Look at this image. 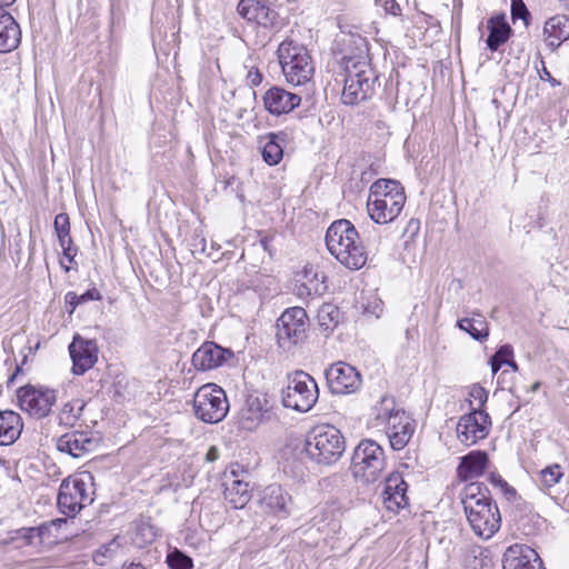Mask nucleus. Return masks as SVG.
Instances as JSON below:
<instances>
[{
	"mask_svg": "<svg viewBox=\"0 0 569 569\" xmlns=\"http://www.w3.org/2000/svg\"><path fill=\"white\" fill-rule=\"evenodd\" d=\"M461 503L467 520L477 536L489 539L499 530L501 516L489 489L483 483H468L461 492Z\"/></svg>",
	"mask_w": 569,
	"mask_h": 569,
	"instance_id": "nucleus-1",
	"label": "nucleus"
},
{
	"mask_svg": "<svg viewBox=\"0 0 569 569\" xmlns=\"http://www.w3.org/2000/svg\"><path fill=\"white\" fill-rule=\"evenodd\" d=\"M357 42L358 54L343 57L346 78L341 101L347 106H356L371 98L377 82L376 72L369 62L366 40L358 38Z\"/></svg>",
	"mask_w": 569,
	"mask_h": 569,
	"instance_id": "nucleus-2",
	"label": "nucleus"
},
{
	"mask_svg": "<svg viewBox=\"0 0 569 569\" xmlns=\"http://www.w3.org/2000/svg\"><path fill=\"white\" fill-rule=\"evenodd\" d=\"M329 252L350 270L361 269L368 259L367 251L359 241V233L347 219L333 221L326 232Z\"/></svg>",
	"mask_w": 569,
	"mask_h": 569,
	"instance_id": "nucleus-3",
	"label": "nucleus"
},
{
	"mask_svg": "<svg viewBox=\"0 0 569 569\" xmlns=\"http://www.w3.org/2000/svg\"><path fill=\"white\" fill-rule=\"evenodd\" d=\"M406 193L401 183L391 179H378L369 190L367 211L379 224L392 222L402 211Z\"/></svg>",
	"mask_w": 569,
	"mask_h": 569,
	"instance_id": "nucleus-4",
	"label": "nucleus"
},
{
	"mask_svg": "<svg viewBox=\"0 0 569 569\" xmlns=\"http://www.w3.org/2000/svg\"><path fill=\"white\" fill-rule=\"evenodd\" d=\"M305 450L312 461L330 466L342 457L346 450L345 437L331 425H319L308 432Z\"/></svg>",
	"mask_w": 569,
	"mask_h": 569,
	"instance_id": "nucleus-5",
	"label": "nucleus"
},
{
	"mask_svg": "<svg viewBox=\"0 0 569 569\" xmlns=\"http://www.w3.org/2000/svg\"><path fill=\"white\" fill-rule=\"evenodd\" d=\"M277 54L287 82L301 86L311 80L315 68L303 46L287 39L279 44Z\"/></svg>",
	"mask_w": 569,
	"mask_h": 569,
	"instance_id": "nucleus-6",
	"label": "nucleus"
},
{
	"mask_svg": "<svg viewBox=\"0 0 569 569\" xmlns=\"http://www.w3.org/2000/svg\"><path fill=\"white\" fill-rule=\"evenodd\" d=\"M386 468L382 447L370 439H365L355 448L350 470L355 479L363 483L376 482Z\"/></svg>",
	"mask_w": 569,
	"mask_h": 569,
	"instance_id": "nucleus-7",
	"label": "nucleus"
},
{
	"mask_svg": "<svg viewBox=\"0 0 569 569\" xmlns=\"http://www.w3.org/2000/svg\"><path fill=\"white\" fill-rule=\"evenodd\" d=\"M319 398L316 380L302 370H296L287 376V386L282 389V403L286 408L299 412H308Z\"/></svg>",
	"mask_w": 569,
	"mask_h": 569,
	"instance_id": "nucleus-8",
	"label": "nucleus"
},
{
	"mask_svg": "<svg viewBox=\"0 0 569 569\" xmlns=\"http://www.w3.org/2000/svg\"><path fill=\"white\" fill-rule=\"evenodd\" d=\"M308 316L303 308H288L277 320L276 338L279 348L291 351L307 338Z\"/></svg>",
	"mask_w": 569,
	"mask_h": 569,
	"instance_id": "nucleus-9",
	"label": "nucleus"
},
{
	"mask_svg": "<svg viewBox=\"0 0 569 569\" xmlns=\"http://www.w3.org/2000/svg\"><path fill=\"white\" fill-rule=\"evenodd\" d=\"M194 415L207 423H217L228 413L229 403L222 388L213 383L200 387L193 398Z\"/></svg>",
	"mask_w": 569,
	"mask_h": 569,
	"instance_id": "nucleus-10",
	"label": "nucleus"
},
{
	"mask_svg": "<svg viewBox=\"0 0 569 569\" xmlns=\"http://www.w3.org/2000/svg\"><path fill=\"white\" fill-rule=\"evenodd\" d=\"M17 397L21 410L36 419H42L50 415L57 401V390L28 385L18 389Z\"/></svg>",
	"mask_w": 569,
	"mask_h": 569,
	"instance_id": "nucleus-11",
	"label": "nucleus"
},
{
	"mask_svg": "<svg viewBox=\"0 0 569 569\" xmlns=\"http://www.w3.org/2000/svg\"><path fill=\"white\" fill-rule=\"evenodd\" d=\"M491 426L490 416L482 409H472L462 416L457 425L458 439L466 446H472L485 439Z\"/></svg>",
	"mask_w": 569,
	"mask_h": 569,
	"instance_id": "nucleus-12",
	"label": "nucleus"
},
{
	"mask_svg": "<svg viewBox=\"0 0 569 569\" xmlns=\"http://www.w3.org/2000/svg\"><path fill=\"white\" fill-rule=\"evenodd\" d=\"M329 389L335 395H348L361 386V376L357 369L346 362H337L326 370Z\"/></svg>",
	"mask_w": 569,
	"mask_h": 569,
	"instance_id": "nucleus-13",
	"label": "nucleus"
},
{
	"mask_svg": "<svg viewBox=\"0 0 569 569\" xmlns=\"http://www.w3.org/2000/svg\"><path fill=\"white\" fill-rule=\"evenodd\" d=\"M72 359V373L84 375L98 361L99 348L94 339H84L79 333L74 335L68 347Z\"/></svg>",
	"mask_w": 569,
	"mask_h": 569,
	"instance_id": "nucleus-14",
	"label": "nucleus"
},
{
	"mask_svg": "<svg viewBox=\"0 0 569 569\" xmlns=\"http://www.w3.org/2000/svg\"><path fill=\"white\" fill-rule=\"evenodd\" d=\"M56 447L61 453L79 459L96 450L98 439L91 432L72 430L58 437Z\"/></svg>",
	"mask_w": 569,
	"mask_h": 569,
	"instance_id": "nucleus-15",
	"label": "nucleus"
},
{
	"mask_svg": "<svg viewBox=\"0 0 569 569\" xmlns=\"http://www.w3.org/2000/svg\"><path fill=\"white\" fill-rule=\"evenodd\" d=\"M408 483L401 472L393 471L389 473L383 481L381 498L383 507L393 513H398L409 505L407 496Z\"/></svg>",
	"mask_w": 569,
	"mask_h": 569,
	"instance_id": "nucleus-16",
	"label": "nucleus"
},
{
	"mask_svg": "<svg viewBox=\"0 0 569 569\" xmlns=\"http://www.w3.org/2000/svg\"><path fill=\"white\" fill-rule=\"evenodd\" d=\"M233 356L230 349L220 347L213 341L202 343L192 355V365L197 370L208 371L221 367Z\"/></svg>",
	"mask_w": 569,
	"mask_h": 569,
	"instance_id": "nucleus-17",
	"label": "nucleus"
},
{
	"mask_svg": "<svg viewBox=\"0 0 569 569\" xmlns=\"http://www.w3.org/2000/svg\"><path fill=\"white\" fill-rule=\"evenodd\" d=\"M264 109L272 116H281L291 112L301 103V97L286 89L273 86L262 96Z\"/></svg>",
	"mask_w": 569,
	"mask_h": 569,
	"instance_id": "nucleus-18",
	"label": "nucleus"
},
{
	"mask_svg": "<svg viewBox=\"0 0 569 569\" xmlns=\"http://www.w3.org/2000/svg\"><path fill=\"white\" fill-rule=\"evenodd\" d=\"M261 510L266 513L287 517L290 513L291 497L280 485H270L259 493L258 499Z\"/></svg>",
	"mask_w": 569,
	"mask_h": 569,
	"instance_id": "nucleus-19",
	"label": "nucleus"
},
{
	"mask_svg": "<svg viewBox=\"0 0 569 569\" xmlns=\"http://www.w3.org/2000/svg\"><path fill=\"white\" fill-rule=\"evenodd\" d=\"M415 429V420L405 410L396 415L386 427L390 447L396 451L403 449L413 436Z\"/></svg>",
	"mask_w": 569,
	"mask_h": 569,
	"instance_id": "nucleus-20",
	"label": "nucleus"
},
{
	"mask_svg": "<svg viewBox=\"0 0 569 569\" xmlns=\"http://www.w3.org/2000/svg\"><path fill=\"white\" fill-rule=\"evenodd\" d=\"M237 11L247 21L256 22L263 28L273 27L278 19L277 11L259 0H241Z\"/></svg>",
	"mask_w": 569,
	"mask_h": 569,
	"instance_id": "nucleus-21",
	"label": "nucleus"
},
{
	"mask_svg": "<svg viewBox=\"0 0 569 569\" xmlns=\"http://www.w3.org/2000/svg\"><path fill=\"white\" fill-rule=\"evenodd\" d=\"M82 490V479H64L59 488L58 507L67 516H74L81 510V502L78 500Z\"/></svg>",
	"mask_w": 569,
	"mask_h": 569,
	"instance_id": "nucleus-22",
	"label": "nucleus"
},
{
	"mask_svg": "<svg viewBox=\"0 0 569 569\" xmlns=\"http://www.w3.org/2000/svg\"><path fill=\"white\" fill-rule=\"evenodd\" d=\"M543 39L547 47L553 52L565 41L569 40V17L556 14L549 18L543 26Z\"/></svg>",
	"mask_w": 569,
	"mask_h": 569,
	"instance_id": "nucleus-23",
	"label": "nucleus"
},
{
	"mask_svg": "<svg viewBox=\"0 0 569 569\" xmlns=\"http://www.w3.org/2000/svg\"><path fill=\"white\" fill-rule=\"evenodd\" d=\"M538 558V553L531 547L515 543L505 551L502 567L503 569H529Z\"/></svg>",
	"mask_w": 569,
	"mask_h": 569,
	"instance_id": "nucleus-24",
	"label": "nucleus"
},
{
	"mask_svg": "<svg viewBox=\"0 0 569 569\" xmlns=\"http://www.w3.org/2000/svg\"><path fill=\"white\" fill-rule=\"evenodd\" d=\"M21 40V30L13 17L6 10H0V52L14 50Z\"/></svg>",
	"mask_w": 569,
	"mask_h": 569,
	"instance_id": "nucleus-25",
	"label": "nucleus"
},
{
	"mask_svg": "<svg viewBox=\"0 0 569 569\" xmlns=\"http://www.w3.org/2000/svg\"><path fill=\"white\" fill-rule=\"evenodd\" d=\"M489 463L488 455L481 450H475L463 456L457 468L458 477L462 480H469L480 477Z\"/></svg>",
	"mask_w": 569,
	"mask_h": 569,
	"instance_id": "nucleus-26",
	"label": "nucleus"
},
{
	"mask_svg": "<svg viewBox=\"0 0 569 569\" xmlns=\"http://www.w3.org/2000/svg\"><path fill=\"white\" fill-rule=\"evenodd\" d=\"M23 429L21 416L13 410H0V446H10Z\"/></svg>",
	"mask_w": 569,
	"mask_h": 569,
	"instance_id": "nucleus-27",
	"label": "nucleus"
},
{
	"mask_svg": "<svg viewBox=\"0 0 569 569\" xmlns=\"http://www.w3.org/2000/svg\"><path fill=\"white\" fill-rule=\"evenodd\" d=\"M487 28L489 30V34L486 43L488 49L492 52L497 51L502 44H505L512 33V29L507 22L505 14L491 17L487 22Z\"/></svg>",
	"mask_w": 569,
	"mask_h": 569,
	"instance_id": "nucleus-28",
	"label": "nucleus"
},
{
	"mask_svg": "<svg viewBox=\"0 0 569 569\" xmlns=\"http://www.w3.org/2000/svg\"><path fill=\"white\" fill-rule=\"evenodd\" d=\"M224 499L234 508L241 509L243 508L251 499V491L249 489V483L239 480L232 479L231 481L227 480L224 483Z\"/></svg>",
	"mask_w": 569,
	"mask_h": 569,
	"instance_id": "nucleus-29",
	"label": "nucleus"
},
{
	"mask_svg": "<svg viewBox=\"0 0 569 569\" xmlns=\"http://www.w3.org/2000/svg\"><path fill=\"white\" fill-rule=\"evenodd\" d=\"M284 132H270L266 136L267 142L262 147V158L269 166L278 164L283 157L282 142L286 141Z\"/></svg>",
	"mask_w": 569,
	"mask_h": 569,
	"instance_id": "nucleus-30",
	"label": "nucleus"
},
{
	"mask_svg": "<svg viewBox=\"0 0 569 569\" xmlns=\"http://www.w3.org/2000/svg\"><path fill=\"white\" fill-rule=\"evenodd\" d=\"M375 410V419L379 422V425H386V427L391 422L392 418L396 415H399L403 411V409L398 408L396 399L391 396H383L377 402L373 408Z\"/></svg>",
	"mask_w": 569,
	"mask_h": 569,
	"instance_id": "nucleus-31",
	"label": "nucleus"
},
{
	"mask_svg": "<svg viewBox=\"0 0 569 569\" xmlns=\"http://www.w3.org/2000/svg\"><path fill=\"white\" fill-rule=\"evenodd\" d=\"M86 403L81 399H73L66 402L58 413V422L60 426L73 427L82 416Z\"/></svg>",
	"mask_w": 569,
	"mask_h": 569,
	"instance_id": "nucleus-32",
	"label": "nucleus"
},
{
	"mask_svg": "<svg viewBox=\"0 0 569 569\" xmlns=\"http://www.w3.org/2000/svg\"><path fill=\"white\" fill-rule=\"evenodd\" d=\"M457 327L480 342L487 340L489 336V328L483 319L463 318L457 321Z\"/></svg>",
	"mask_w": 569,
	"mask_h": 569,
	"instance_id": "nucleus-33",
	"label": "nucleus"
},
{
	"mask_svg": "<svg viewBox=\"0 0 569 569\" xmlns=\"http://www.w3.org/2000/svg\"><path fill=\"white\" fill-rule=\"evenodd\" d=\"M325 279L323 272H318L312 268H306L301 286L309 296H321L327 290Z\"/></svg>",
	"mask_w": 569,
	"mask_h": 569,
	"instance_id": "nucleus-34",
	"label": "nucleus"
},
{
	"mask_svg": "<svg viewBox=\"0 0 569 569\" xmlns=\"http://www.w3.org/2000/svg\"><path fill=\"white\" fill-rule=\"evenodd\" d=\"M100 299L101 295L96 288L89 289L82 295H77L73 291H69L64 296L66 310L71 315L74 312L79 305Z\"/></svg>",
	"mask_w": 569,
	"mask_h": 569,
	"instance_id": "nucleus-35",
	"label": "nucleus"
},
{
	"mask_svg": "<svg viewBox=\"0 0 569 569\" xmlns=\"http://www.w3.org/2000/svg\"><path fill=\"white\" fill-rule=\"evenodd\" d=\"M563 470L559 463L547 466L539 472L541 486L546 489L555 487L563 478Z\"/></svg>",
	"mask_w": 569,
	"mask_h": 569,
	"instance_id": "nucleus-36",
	"label": "nucleus"
},
{
	"mask_svg": "<svg viewBox=\"0 0 569 569\" xmlns=\"http://www.w3.org/2000/svg\"><path fill=\"white\" fill-rule=\"evenodd\" d=\"M54 230L59 240V244H73L70 236V221L67 213H59L54 218Z\"/></svg>",
	"mask_w": 569,
	"mask_h": 569,
	"instance_id": "nucleus-37",
	"label": "nucleus"
},
{
	"mask_svg": "<svg viewBox=\"0 0 569 569\" xmlns=\"http://www.w3.org/2000/svg\"><path fill=\"white\" fill-rule=\"evenodd\" d=\"M122 547L121 538L116 536L111 541L106 545H102L94 553L93 560L103 566L106 563V558H112Z\"/></svg>",
	"mask_w": 569,
	"mask_h": 569,
	"instance_id": "nucleus-38",
	"label": "nucleus"
},
{
	"mask_svg": "<svg viewBox=\"0 0 569 569\" xmlns=\"http://www.w3.org/2000/svg\"><path fill=\"white\" fill-rule=\"evenodd\" d=\"M320 327L326 330L331 329L339 322V309L332 305H323L318 312Z\"/></svg>",
	"mask_w": 569,
	"mask_h": 569,
	"instance_id": "nucleus-39",
	"label": "nucleus"
},
{
	"mask_svg": "<svg viewBox=\"0 0 569 569\" xmlns=\"http://www.w3.org/2000/svg\"><path fill=\"white\" fill-rule=\"evenodd\" d=\"M166 561L170 569H192L193 567L192 559L179 549L170 551Z\"/></svg>",
	"mask_w": 569,
	"mask_h": 569,
	"instance_id": "nucleus-40",
	"label": "nucleus"
},
{
	"mask_svg": "<svg viewBox=\"0 0 569 569\" xmlns=\"http://www.w3.org/2000/svg\"><path fill=\"white\" fill-rule=\"evenodd\" d=\"M511 19L513 22L518 19L522 20L525 27L530 24L531 13L523 0H511Z\"/></svg>",
	"mask_w": 569,
	"mask_h": 569,
	"instance_id": "nucleus-41",
	"label": "nucleus"
},
{
	"mask_svg": "<svg viewBox=\"0 0 569 569\" xmlns=\"http://www.w3.org/2000/svg\"><path fill=\"white\" fill-rule=\"evenodd\" d=\"M489 481L495 488H498L508 500H512L517 496L516 489L509 486L500 475L490 473Z\"/></svg>",
	"mask_w": 569,
	"mask_h": 569,
	"instance_id": "nucleus-42",
	"label": "nucleus"
},
{
	"mask_svg": "<svg viewBox=\"0 0 569 569\" xmlns=\"http://www.w3.org/2000/svg\"><path fill=\"white\" fill-rule=\"evenodd\" d=\"M501 365H507L513 358V349L510 345L501 346L492 356Z\"/></svg>",
	"mask_w": 569,
	"mask_h": 569,
	"instance_id": "nucleus-43",
	"label": "nucleus"
},
{
	"mask_svg": "<svg viewBox=\"0 0 569 569\" xmlns=\"http://www.w3.org/2000/svg\"><path fill=\"white\" fill-rule=\"evenodd\" d=\"M262 80H263L262 72L254 66L250 67L247 72V76H246L247 83L250 87H257V86L261 84Z\"/></svg>",
	"mask_w": 569,
	"mask_h": 569,
	"instance_id": "nucleus-44",
	"label": "nucleus"
},
{
	"mask_svg": "<svg viewBox=\"0 0 569 569\" xmlns=\"http://www.w3.org/2000/svg\"><path fill=\"white\" fill-rule=\"evenodd\" d=\"M469 396L478 402V409H481L488 400V392L480 386H473Z\"/></svg>",
	"mask_w": 569,
	"mask_h": 569,
	"instance_id": "nucleus-45",
	"label": "nucleus"
},
{
	"mask_svg": "<svg viewBox=\"0 0 569 569\" xmlns=\"http://www.w3.org/2000/svg\"><path fill=\"white\" fill-rule=\"evenodd\" d=\"M539 62L541 64V71L539 72L540 79L543 80V81H548L552 87L560 86V81L555 79L551 76L550 71L546 68L543 58L541 56H539Z\"/></svg>",
	"mask_w": 569,
	"mask_h": 569,
	"instance_id": "nucleus-46",
	"label": "nucleus"
},
{
	"mask_svg": "<svg viewBox=\"0 0 569 569\" xmlns=\"http://www.w3.org/2000/svg\"><path fill=\"white\" fill-rule=\"evenodd\" d=\"M138 530H139V532H141L142 537H143V542L150 543L154 540L156 531L152 526H150L148 523H141L138 527Z\"/></svg>",
	"mask_w": 569,
	"mask_h": 569,
	"instance_id": "nucleus-47",
	"label": "nucleus"
},
{
	"mask_svg": "<svg viewBox=\"0 0 569 569\" xmlns=\"http://www.w3.org/2000/svg\"><path fill=\"white\" fill-rule=\"evenodd\" d=\"M383 7L386 12L392 16H399L401 12V8L396 0H386Z\"/></svg>",
	"mask_w": 569,
	"mask_h": 569,
	"instance_id": "nucleus-48",
	"label": "nucleus"
},
{
	"mask_svg": "<svg viewBox=\"0 0 569 569\" xmlns=\"http://www.w3.org/2000/svg\"><path fill=\"white\" fill-rule=\"evenodd\" d=\"M62 253L66 259L71 263L74 261V257L77 254L78 248L72 244L61 246Z\"/></svg>",
	"mask_w": 569,
	"mask_h": 569,
	"instance_id": "nucleus-49",
	"label": "nucleus"
},
{
	"mask_svg": "<svg viewBox=\"0 0 569 569\" xmlns=\"http://www.w3.org/2000/svg\"><path fill=\"white\" fill-rule=\"evenodd\" d=\"M78 500L81 502V509L87 505L91 503L93 499L90 497V495L87 492V483L82 479V490H80V496H78Z\"/></svg>",
	"mask_w": 569,
	"mask_h": 569,
	"instance_id": "nucleus-50",
	"label": "nucleus"
},
{
	"mask_svg": "<svg viewBox=\"0 0 569 569\" xmlns=\"http://www.w3.org/2000/svg\"><path fill=\"white\" fill-rule=\"evenodd\" d=\"M218 458V450L214 447H211L207 452V460L214 461Z\"/></svg>",
	"mask_w": 569,
	"mask_h": 569,
	"instance_id": "nucleus-51",
	"label": "nucleus"
},
{
	"mask_svg": "<svg viewBox=\"0 0 569 569\" xmlns=\"http://www.w3.org/2000/svg\"><path fill=\"white\" fill-rule=\"evenodd\" d=\"M490 365L493 375L497 373L502 366L498 360H495L493 357L490 358Z\"/></svg>",
	"mask_w": 569,
	"mask_h": 569,
	"instance_id": "nucleus-52",
	"label": "nucleus"
},
{
	"mask_svg": "<svg viewBox=\"0 0 569 569\" xmlns=\"http://www.w3.org/2000/svg\"><path fill=\"white\" fill-rule=\"evenodd\" d=\"M123 569H146L141 563L131 562L127 566H123Z\"/></svg>",
	"mask_w": 569,
	"mask_h": 569,
	"instance_id": "nucleus-53",
	"label": "nucleus"
},
{
	"mask_svg": "<svg viewBox=\"0 0 569 569\" xmlns=\"http://www.w3.org/2000/svg\"><path fill=\"white\" fill-rule=\"evenodd\" d=\"M16 0H0V10H4V7H9L14 3Z\"/></svg>",
	"mask_w": 569,
	"mask_h": 569,
	"instance_id": "nucleus-54",
	"label": "nucleus"
},
{
	"mask_svg": "<svg viewBox=\"0 0 569 569\" xmlns=\"http://www.w3.org/2000/svg\"><path fill=\"white\" fill-rule=\"evenodd\" d=\"M529 569H545L540 557L538 558V561H535V563Z\"/></svg>",
	"mask_w": 569,
	"mask_h": 569,
	"instance_id": "nucleus-55",
	"label": "nucleus"
},
{
	"mask_svg": "<svg viewBox=\"0 0 569 569\" xmlns=\"http://www.w3.org/2000/svg\"><path fill=\"white\" fill-rule=\"evenodd\" d=\"M507 366H509L513 371H518L519 369L517 362L513 359H511Z\"/></svg>",
	"mask_w": 569,
	"mask_h": 569,
	"instance_id": "nucleus-56",
	"label": "nucleus"
},
{
	"mask_svg": "<svg viewBox=\"0 0 569 569\" xmlns=\"http://www.w3.org/2000/svg\"><path fill=\"white\" fill-rule=\"evenodd\" d=\"M540 388V382L539 381H536L531 387H530V391L531 392H537Z\"/></svg>",
	"mask_w": 569,
	"mask_h": 569,
	"instance_id": "nucleus-57",
	"label": "nucleus"
},
{
	"mask_svg": "<svg viewBox=\"0 0 569 569\" xmlns=\"http://www.w3.org/2000/svg\"><path fill=\"white\" fill-rule=\"evenodd\" d=\"M21 370V366H18L17 369H16V372L13 373V376L10 378L9 381H12L16 377V375Z\"/></svg>",
	"mask_w": 569,
	"mask_h": 569,
	"instance_id": "nucleus-58",
	"label": "nucleus"
},
{
	"mask_svg": "<svg viewBox=\"0 0 569 569\" xmlns=\"http://www.w3.org/2000/svg\"><path fill=\"white\" fill-rule=\"evenodd\" d=\"M60 263H61V267L64 269L66 272L70 271V267L69 266H64L62 261Z\"/></svg>",
	"mask_w": 569,
	"mask_h": 569,
	"instance_id": "nucleus-59",
	"label": "nucleus"
},
{
	"mask_svg": "<svg viewBox=\"0 0 569 569\" xmlns=\"http://www.w3.org/2000/svg\"><path fill=\"white\" fill-rule=\"evenodd\" d=\"M561 2H563L566 6H569V0H560Z\"/></svg>",
	"mask_w": 569,
	"mask_h": 569,
	"instance_id": "nucleus-60",
	"label": "nucleus"
},
{
	"mask_svg": "<svg viewBox=\"0 0 569 569\" xmlns=\"http://www.w3.org/2000/svg\"><path fill=\"white\" fill-rule=\"evenodd\" d=\"M26 361H27V356L23 357V361H22L21 366H23L26 363Z\"/></svg>",
	"mask_w": 569,
	"mask_h": 569,
	"instance_id": "nucleus-61",
	"label": "nucleus"
},
{
	"mask_svg": "<svg viewBox=\"0 0 569 569\" xmlns=\"http://www.w3.org/2000/svg\"><path fill=\"white\" fill-rule=\"evenodd\" d=\"M475 316L482 317L480 312H473Z\"/></svg>",
	"mask_w": 569,
	"mask_h": 569,
	"instance_id": "nucleus-62",
	"label": "nucleus"
}]
</instances>
